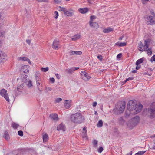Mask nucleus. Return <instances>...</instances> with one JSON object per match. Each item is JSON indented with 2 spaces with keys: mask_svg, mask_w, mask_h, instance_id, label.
<instances>
[{
  "mask_svg": "<svg viewBox=\"0 0 155 155\" xmlns=\"http://www.w3.org/2000/svg\"><path fill=\"white\" fill-rule=\"evenodd\" d=\"M18 134L19 135L21 136H23V132L21 130L19 131L18 132Z\"/></svg>",
  "mask_w": 155,
  "mask_h": 155,
  "instance_id": "37998d69",
  "label": "nucleus"
},
{
  "mask_svg": "<svg viewBox=\"0 0 155 155\" xmlns=\"http://www.w3.org/2000/svg\"><path fill=\"white\" fill-rule=\"evenodd\" d=\"M97 58L99 59L101 61H102V56L101 55H98L97 56Z\"/></svg>",
  "mask_w": 155,
  "mask_h": 155,
  "instance_id": "3c124183",
  "label": "nucleus"
},
{
  "mask_svg": "<svg viewBox=\"0 0 155 155\" xmlns=\"http://www.w3.org/2000/svg\"><path fill=\"white\" fill-rule=\"evenodd\" d=\"M52 48L55 49H58L60 48L59 41L58 40H55L52 45Z\"/></svg>",
  "mask_w": 155,
  "mask_h": 155,
  "instance_id": "1a4fd4ad",
  "label": "nucleus"
},
{
  "mask_svg": "<svg viewBox=\"0 0 155 155\" xmlns=\"http://www.w3.org/2000/svg\"><path fill=\"white\" fill-rule=\"evenodd\" d=\"M145 152V151H139L134 155H143Z\"/></svg>",
  "mask_w": 155,
  "mask_h": 155,
  "instance_id": "2f4dec72",
  "label": "nucleus"
},
{
  "mask_svg": "<svg viewBox=\"0 0 155 155\" xmlns=\"http://www.w3.org/2000/svg\"><path fill=\"white\" fill-rule=\"evenodd\" d=\"M5 34V32H2L0 34V36H2Z\"/></svg>",
  "mask_w": 155,
  "mask_h": 155,
  "instance_id": "e2e57ef3",
  "label": "nucleus"
},
{
  "mask_svg": "<svg viewBox=\"0 0 155 155\" xmlns=\"http://www.w3.org/2000/svg\"><path fill=\"white\" fill-rule=\"evenodd\" d=\"M147 114L151 119L155 117V102L153 103L150 107L146 109Z\"/></svg>",
  "mask_w": 155,
  "mask_h": 155,
  "instance_id": "20e7f679",
  "label": "nucleus"
},
{
  "mask_svg": "<svg viewBox=\"0 0 155 155\" xmlns=\"http://www.w3.org/2000/svg\"><path fill=\"white\" fill-rule=\"evenodd\" d=\"M62 0H54L55 3L56 4H58L61 2Z\"/></svg>",
  "mask_w": 155,
  "mask_h": 155,
  "instance_id": "8fccbe9b",
  "label": "nucleus"
},
{
  "mask_svg": "<svg viewBox=\"0 0 155 155\" xmlns=\"http://www.w3.org/2000/svg\"><path fill=\"white\" fill-rule=\"evenodd\" d=\"M147 53L149 55H151L152 54V51L151 49L150 48H149L147 49Z\"/></svg>",
  "mask_w": 155,
  "mask_h": 155,
  "instance_id": "4c0bfd02",
  "label": "nucleus"
},
{
  "mask_svg": "<svg viewBox=\"0 0 155 155\" xmlns=\"http://www.w3.org/2000/svg\"><path fill=\"white\" fill-rule=\"evenodd\" d=\"M27 85L29 87H31V86H32V81L31 80H29L28 81V83L27 84Z\"/></svg>",
  "mask_w": 155,
  "mask_h": 155,
  "instance_id": "58836bf2",
  "label": "nucleus"
},
{
  "mask_svg": "<svg viewBox=\"0 0 155 155\" xmlns=\"http://www.w3.org/2000/svg\"><path fill=\"white\" fill-rule=\"evenodd\" d=\"M125 107V103L124 102H121L115 106L114 109V113L117 114H120L124 111Z\"/></svg>",
  "mask_w": 155,
  "mask_h": 155,
  "instance_id": "7ed1b4c3",
  "label": "nucleus"
},
{
  "mask_svg": "<svg viewBox=\"0 0 155 155\" xmlns=\"http://www.w3.org/2000/svg\"><path fill=\"white\" fill-rule=\"evenodd\" d=\"M143 58H141L138 59L136 62V64L137 65H138L140 63H143Z\"/></svg>",
  "mask_w": 155,
  "mask_h": 155,
  "instance_id": "c756f323",
  "label": "nucleus"
},
{
  "mask_svg": "<svg viewBox=\"0 0 155 155\" xmlns=\"http://www.w3.org/2000/svg\"><path fill=\"white\" fill-rule=\"evenodd\" d=\"M151 14L153 16H155V14L153 11H151Z\"/></svg>",
  "mask_w": 155,
  "mask_h": 155,
  "instance_id": "680f3d73",
  "label": "nucleus"
},
{
  "mask_svg": "<svg viewBox=\"0 0 155 155\" xmlns=\"http://www.w3.org/2000/svg\"><path fill=\"white\" fill-rule=\"evenodd\" d=\"M142 3L143 4H145L148 1V0H142Z\"/></svg>",
  "mask_w": 155,
  "mask_h": 155,
  "instance_id": "13d9d810",
  "label": "nucleus"
},
{
  "mask_svg": "<svg viewBox=\"0 0 155 155\" xmlns=\"http://www.w3.org/2000/svg\"><path fill=\"white\" fill-rule=\"evenodd\" d=\"M50 117L51 119L57 121L58 120V115L56 114H51Z\"/></svg>",
  "mask_w": 155,
  "mask_h": 155,
  "instance_id": "412c9836",
  "label": "nucleus"
},
{
  "mask_svg": "<svg viewBox=\"0 0 155 155\" xmlns=\"http://www.w3.org/2000/svg\"><path fill=\"white\" fill-rule=\"evenodd\" d=\"M123 38V36H121V37H120L119 38V40H120H120H122V39Z\"/></svg>",
  "mask_w": 155,
  "mask_h": 155,
  "instance_id": "69168bd1",
  "label": "nucleus"
},
{
  "mask_svg": "<svg viewBox=\"0 0 155 155\" xmlns=\"http://www.w3.org/2000/svg\"><path fill=\"white\" fill-rule=\"evenodd\" d=\"M103 150V148L102 147H101L98 149V152H99L100 153H101L102 152Z\"/></svg>",
  "mask_w": 155,
  "mask_h": 155,
  "instance_id": "79ce46f5",
  "label": "nucleus"
},
{
  "mask_svg": "<svg viewBox=\"0 0 155 155\" xmlns=\"http://www.w3.org/2000/svg\"><path fill=\"white\" fill-rule=\"evenodd\" d=\"M150 42V40L149 39H147L144 41V45L140 41L139 43L138 50L141 51H147V48L149 47Z\"/></svg>",
  "mask_w": 155,
  "mask_h": 155,
  "instance_id": "39448f33",
  "label": "nucleus"
},
{
  "mask_svg": "<svg viewBox=\"0 0 155 155\" xmlns=\"http://www.w3.org/2000/svg\"><path fill=\"white\" fill-rule=\"evenodd\" d=\"M140 66H139L138 65L137 66V67L136 68V69L138 70L140 68Z\"/></svg>",
  "mask_w": 155,
  "mask_h": 155,
  "instance_id": "0e129e2a",
  "label": "nucleus"
},
{
  "mask_svg": "<svg viewBox=\"0 0 155 155\" xmlns=\"http://www.w3.org/2000/svg\"><path fill=\"white\" fill-rule=\"evenodd\" d=\"M113 31V28L110 27H109L106 29H104L103 31L104 33H108L111 32Z\"/></svg>",
  "mask_w": 155,
  "mask_h": 155,
  "instance_id": "4be33fe9",
  "label": "nucleus"
},
{
  "mask_svg": "<svg viewBox=\"0 0 155 155\" xmlns=\"http://www.w3.org/2000/svg\"><path fill=\"white\" fill-rule=\"evenodd\" d=\"M139 120L140 117L139 116H136L132 119V124L134 125H135L139 122Z\"/></svg>",
  "mask_w": 155,
  "mask_h": 155,
  "instance_id": "2eb2a0df",
  "label": "nucleus"
},
{
  "mask_svg": "<svg viewBox=\"0 0 155 155\" xmlns=\"http://www.w3.org/2000/svg\"><path fill=\"white\" fill-rule=\"evenodd\" d=\"M143 108L142 105L140 104H137L135 100H130L127 104V109L129 111H133L134 114L140 112Z\"/></svg>",
  "mask_w": 155,
  "mask_h": 155,
  "instance_id": "f257e3e1",
  "label": "nucleus"
},
{
  "mask_svg": "<svg viewBox=\"0 0 155 155\" xmlns=\"http://www.w3.org/2000/svg\"><path fill=\"white\" fill-rule=\"evenodd\" d=\"M49 68L48 67H47L46 68H41V70L44 72H46L48 71L49 70Z\"/></svg>",
  "mask_w": 155,
  "mask_h": 155,
  "instance_id": "f704fd0d",
  "label": "nucleus"
},
{
  "mask_svg": "<svg viewBox=\"0 0 155 155\" xmlns=\"http://www.w3.org/2000/svg\"><path fill=\"white\" fill-rule=\"evenodd\" d=\"M81 36L79 34H76L71 37V40L74 41L77 40L80 38Z\"/></svg>",
  "mask_w": 155,
  "mask_h": 155,
  "instance_id": "aec40b11",
  "label": "nucleus"
},
{
  "mask_svg": "<svg viewBox=\"0 0 155 155\" xmlns=\"http://www.w3.org/2000/svg\"><path fill=\"white\" fill-rule=\"evenodd\" d=\"M81 74L82 78L84 80L87 81L89 80L91 78L88 74L85 71H81Z\"/></svg>",
  "mask_w": 155,
  "mask_h": 155,
  "instance_id": "6e6552de",
  "label": "nucleus"
},
{
  "mask_svg": "<svg viewBox=\"0 0 155 155\" xmlns=\"http://www.w3.org/2000/svg\"><path fill=\"white\" fill-rule=\"evenodd\" d=\"M125 114H126V116L127 117L128 116H129L130 115V113H127V111H126L125 112Z\"/></svg>",
  "mask_w": 155,
  "mask_h": 155,
  "instance_id": "6e6d98bb",
  "label": "nucleus"
},
{
  "mask_svg": "<svg viewBox=\"0 0 155 155\" xmlns=\"http://www.w3.org/2000/svg\"><path fill=\"white\" fill-rule=\"evenodd\" d=\"M146 24L148 25H152L155 24V19L153 17L147 15L145 17Z\"/></svg>",
  "mask_w": 155,
  "mask_h": 155,
  "instance_id": "423d86ee",
  "label": "nucleus"
},
{
  "mask_svg": "<svg viewBox=\"0 0 155 155\" xmlns=\"http://www.w3.org/2000/svg\"><path fill=\"white\" fill-rule=\"evenodd\" d=\"M72 101L71 100H65L64 105L66 109L69 108L71 106Z\"/></svg>",
  "mask_w": 155,
  "mask_h": 155,
  "instance_id": "f8f14e48",
  "label": "nucleus"
},
{
  "mask_svg": "<svg viewBox=\"0 0 155 155\" xmlns=\"http://www.w3.org/2000/svg\"><path fill=\"white\" fill-rule=\"evenodd\" d=\"M69 54L71 55H74L75 54V51H71L69 52Z\"/></svg>",
  "mask_w": 155,
  "mask_h": 155,
  "instance_id": "49530a36",
  "label": "nucleus"
},
{
  "mask_svg": "<svg viewBox=\"0 0 155 155\" xmlns=\"http://www.w3.org/2000/svg\"><path fill=\"white\" fill-rule=\"evenodd\" d=\"M119 121L120 124H123L124 122L122 117H120L119 119Z\"/></svg>",
  "mask_w": 155,
  "mask_h": 155,
  "instance_id": "c9c22d12",
  "label": "nucleus"
},
{
  "mask_svg": "<svg viewBox=\"0 0 155 155\" xmlns=\"http://www.w3.org/2000/svg\"><path fill=\"white\" fill-rule=\"evenodd\" d=\"M82 53L81 51H75V54L76 55H81Z\"/></svg>",
  "mask_w": 155,
  "mask_h": 155,
  "instance_id": "a19ab883",
  "label": "nucleus"
},
{
  "mask_svg": "<svg viewBox=\"0 0 155 155\" xmlns=\"http://www.w3.org/2000/svg\"><path fill=\"white\" fill-rule=\"evenodd\" d=\"M97 103L96 102H94L92 104V106L94 107H95L97 105Z\"/></svg>",
  "mask_w": 155,
  "mask_h": 155,
  "instance_id": "5fc2aeb1",
  "label": "nucleus"
},
{
  "mask_svg": "<svg viewBox=\"0 0 155 155\" xmlns=\"http://www.w3.org/2000/svg\"><path fill=\"white\" fill-rule=\"evenodd\" d=\"M88 11V9L87 8H80L78 9L79 12L82 14H84L87 12Z\"/></svg>",
  "mask_w": 155,
  "mask_h": 155,
  "instance_id": "5701e85b",
  "label": "nucleus"
},
{
  "mask_svg": "<svg viewBox=\"0 0 155 155\" xmlns=\"http://www.w3.org/2000/svg\"><path fill=\"white\" fill-rule=\"evenodd\" d=\"M21 71L24 73H27L29 72V67L28 65H24L22 67Z\"/></svg>",
  "mask_w": 155,
  "mask_h": 155,
  "instance_id": "ddd939ff",
  "label": "nucleus"
},
{
  "mask_svg": "<svg viewBox=\"0 0 155 155\" xmlns=\"http://www.w3.org/2000/svg\"><path fill=\"white\" fill-rule=\"evenodd\" d=\"M53 17L55 19H57L59 16V13L57 11H55L53 14Z\"/></svg>",
  "mask_w": 155,
  "mask_h": 155,
  "instance_id": "a878e982",
  "label": "nucleus"
},
{
  "mask_svg": "<svg viewBox=\"0 0 155 155\" xmlns=\"http://www.w3.org/2000/svg\"><path fill=\"white\" fill-rule=\"evenodd\" d=\"M6 54L2 51H0V62H4L6 60Z\"/></svg>",
  "mask_w": 155,
  "mask_h": 155,
  "instance_id": "9d476101",
  "label": "nucleus"
},
{
  "mask_svg": "<svg viewBox=\"0 0 155 155\" xmlns=\"http://www.w3.org/2000/svg\"><path fill=\"white\" fill-rule=\"evenodd\" d=\"M89 25L91 27L95 29H97L99 27V26L97 23L94 22L93 21L91 22V21H89Z\"/></svg>",
  "mask_w": 155,
  "mask_h": 155,
  "instance_id": "dca6fc26",
  "label": "nucleus"
},
{
  "mask_svg": "<svg viewBox=\"0 0 155 155\" xmlns=\"http://www.w3.org/2000/svg\"><path fill=\"white\" fill-rule=\"evenodd\" d=\"M97 143L98 142L96 140H93L92 142V143L93 147L95 148H97Z\"/></svg>",
  "mask_w": 155,
  "mask_h": 155,
  "instance_id": "c85d7f7f",
  "label": "nucleus"
},
{
  "mask_svg": "<svg viewBox=\"0 0 155 155\" xmlns=\"http://www.w3.org/2000/svg\"><path fill=\"white\" fill-rule=\"evenodd\" d=\"M122 54L121 53H120L117 56V58L120 59V58L122 57Z\"/></svg>",
  "mask_w": 155,
  "mask_h": 155,
  "instance_id": "a18cd8bd",
  "label": "nucleus"
},
{
  "mask_svg": "<svg viewBox=\"0 0 155 155\" xmlns=\"http://www.w3.org/2000/svg\"><path fill=\"white\" fill-rule=\"evenodd\" d=\"M57 129L58 130H61L64 131L65 130L66 127L62 124H61L58 126Z\"/></svg>",
  "mask_w": 155,
  "mask_h": 155,
  "instance_id": "6ab92c4d",
  "label": "nucleus"
},
{
  "mask_svg": "<svg viewBox=\"0 0 155 155\" xmlns=\"http://www.w3.org/2000/svg\"><path fill=\"white\" fill-rule=\"evenodd\" d=\"M17 60L18 61H28L31 65V63L30 60L26 57H18L17 58Z\"/></svg>",
  "mask_w": 155,
  "mask_h": 155,
  "instance_id": "4468645a",
  "label": "nucleus"
},
{
  "mask_svg": "<svg viewBox=\"0 0 155 155\" xmlns=\"http://www.w3.org/2000/svg\"><path fill=\"white\" fill-rule=\"evenodd\" d=\"M74 13L73 10L70 9L68 10H67L66 9L65 11L64 12V15L67 16L71 17Z\"/></svg>",
  "mask_w": 155,
  "mask_h": 155,
  "instance_id": "9b49d317",
  "label": "nucleus"
},
{
  "mask_svg": "<svg viewBox=\"0 0 155 155\" xmlns=\"http://www.w3.org/2000/svg\"><path fill=\"white\" fill-rule=\"evenodd\" d=\"M150 61L151 62L155 61V55H154L151 58Z\"/></svg>",
  "mask_w": 155,
  "mask_h": 155,
  "instance_id": "c03bdc74",
  "label": "nucleus"
},
{
  "mask_svg": "<svg viewBox=\"0 0 155 155\" xmlns=\"http://www.w3.org/2000/svg\"><path fill=\"white\" fill-rule=\"evenodd\" d=\"M40 73L38 71H36L35 74V77L36 78L38 77Z\"/></svg>",
  "mask_w": 155,
  "mask_h": 155,
  "instance_id": "de8ad7c7",
  "label": "nucleus"
},
{
  "mask_svg": "<svg viewBox=\"0 0 155 155\" xmlns=\"http://www.w3.org/2000/svg\"><path fill=\"white\" fill-rule=\"evenodd\" d=\"M50 81L52 83H53L55 81V79H54L53 78H50Z\"/></svg>",
  "mask_w": 155,
  "mask_h": 155,
  "instance_id": "603ef678",
  "label": "nucleus"
},
{
  "mask_svg": "<svg viewBox=\"0 0 155 155\" xmlns=\"http://www.w3.org/2000/svg\"><path fill=\"white\" fill-rule=\"evenodd\" d=\"M23 85L21 84V85H18L17 87V90L18 92H21L23 88Z\"/></svg>",
  "mask_w": 155,
  "mask_h": 155,
  "instance_id": "cd10ccee",
  "label": "nucleus"
},
{
  "mask_svg": "<svg viewBox=\"0 0 155 155\" xmlns=\"http://www.w3.org/2000/svg\"><path fill=\"white\" fill-rule=\"evenodd\" d=\"M103 126V122L101 120L99 121L97 124V127H101Z\"/></svg>",
  "mask_w": 155,
  "mask_h": 155,
  "instance_id": "473e14b6",
  "label": "nucleus"
},
{
  "mask_svg": "<svg viewBox=\"0 0 155 155\" xmlns=\"http://www.w3.org/2000/svg\"><path fill=\"white\" fill-rule=\"evenodd\" d=\"M127 43L126 42H117L115 44V45H117L119 47H123L126 46Z\"/></svg>",
  "mask_w": 155,
  "mask_h": 155,
  "instance_id": "b1692460",
  "label": "nucleus"
},
{
  "mask_svg": "<svg viewBox=\"0 0 155 155\" xmlns=\"http://www.w3.org/2000/svg\"><path fill=\"white\" fill-rule=\"evenodd\" d=\"M70 120L73 123L80 124L84 122L85 117L81 112H78L72 114L71 116Z\"/></svg>",
  "mask_w": 155,
  "mask_h": 155,
  "instance_id": "f03ea898",
  "label": "nucleus"
},
{
  "mask_svg": "<svg viewBox=\"0 0 155 155\" xmlns=\"http://www.w3.org/2000/svg\"><path fill=\"white\" fill-rule=\"evenodd\" d=\"M155 137V134H154L153 135H152V136H151V138H154Z\"/></svg>",
  "mask_w": 155,
  "mask_h": 155,
  "instance_id": "774afa93",
  "label": "nucleus"
},
{
  "mask_svg": "<svg viewBox=\"0 0 155 155\" xmlns=\"http://www.w3.org/2000/svg\"><path fill=\"white\" fill-rule=\"evenodd\" d=\"M43 142H45L48 140V136L47 134H45L43 135Z\"/></svg>",
  "mask_w": 155,
  "mask_h": 155,
  "instance_id": "393cba45",
  "label": "nucleus"
},
{
  "mask_svg": "<svg viewBox=\"0 0 155 155\" xmlns=\"http://www.w3.org/2000/svg\"><path fill=\"white\" fill-rule=\"evenodd\" d=\"M28 76H25L24 77V78L25 79V80H27L28 79Z\"/></svg>",
  "mask_w": 155,
  "mask_h": 155,
  "instance_id": "338daca9",
  "label": "nucleus"
},
{
  "mask_svg": "<svg viewBox=\"0 0 155 155\" xmlns=\"http://www.w3.org/2000/svg\"><path fill=\"white\" fill-rule=\"evenodd\" d=\"M7 90L5 89H2L0 91V94L7 101L9 102L10 99L8 97V94L7 93Z\"/></svg>",
  "mask_w": 155,
  "mask_h": 155,
  "instance_id": "0eeeda50",
  "label": "nucleus"
},
{
  "mask_svg": "<svg viewBox=\"0 0 155 155\" xmlns=\"http://www.w3.org/2000/svg\"><path fill=\"white\" fill-rule=\"evenodd\" d=\"M4 137L6 140H8L9 139V136L8 132L5 131L4 134Z\"/></svg>",
  "mask_w": 155,
  "mask_h": 155,
  "instance_id": "bb28decb",
  "label": "nucleus"
},
{
  "mask_svg": "<svg viewBox=\"0 0 155 155\" xmlns=\"http://www.w3.org/2000/svg\"><path fill=\"white\" fill-rule=\"evenodd\" d=\"M38 2H48L49 0H35Z\"/></svg>",
  "mask_w": 155,
  "mask_h": 155,
  "instance_id": "e433bc0d",
  "label": "nucleus"
},
{
  "mask_svg": "<svg viewBox=\"0 0 155 155\" xmlns=\"http://www.w3.org/2000/svg\"><path fill=\"white\" fill-rule=\"evenodd\" d=\"M96 17L94 15L91 16H90V21H91V22L93 21V20L95 19Z\"/></svg>",
  "mask_w": 155,
  "mask_h": 155,
  "instance_id": "ea45409f",
  "label": "nucleus"
},
{
  "mask_svg": "<svg viewBox=\"0 0 155 155\" xmlns=\"http://www.w3.org/2000/svg\"><path fill=\"white\" fill-rule=\"evenodd\" d=\"M62 100V99L61 98H58L55 100V102L56 103H58L61 101Z\"/></svg>",
  "mask_w": 155,
  "mask_h": 155,
  "instance_id": "09e8293b",
  "label": "nucleus"
},
{
  "mask_svg": "<svg viewBox=\"0 0 155 155\" xmlns=\"http://www.w3.org/2000/svg\"><path fill=\"white\" fill-rule=\"evenodd\" d=\"M79 67H73L70 69H66L65 71L68 73L71 74L72 72H73L74 71L79 69Z\"/></svg>",
  "mask_w": 155,
  "mask_h": 155,
  "instance_id": "f3484780",
  "label": "nucleus"
},
{
  "mask_svg": "<svg viewBox=\"0 0 155 155\" xmlns=\"http://www.w3.org/2000/svg\"><path fill=\"white\" fill-rule=\"evenodd\" d=\"M58 9L59 10V11H63L64 12L66 9L65 8L61 6H59L58 7Z\"/></svg>",
  "mask_w": 155,
  "mask_h": 155,
  "instance_id": "72a5a7b5",
  "label": "nucleus"
},
{
  "mask_svg": "<svg viewBox=\"0 0 155 155\" xmlns=\"http://www.w3.org/2000/svg\"><path fill=\"white\" fill-rule=\"evenodd\" d=\"M55 75L59 79L60 78V76L58 75V74H55Z\"/></svg>",
  "mask_w": 155,
  "mask_h": 155,
  "instance_id": "052dcab7",
  "label": "nucleus"
},
{
  "mask_svg": "<svg viewBox=\"0 0 155 155\" xmlns=\"http://www.w3.org/2000/svg\"><path fill=\"white\" fill-rule=\"evenodd\" d=\"M87 132L86 128V127H84L81 134V136L83 138H85L86 139L88 138Z\"/></svg>",
  "mask_w": 155,
  "mask_h": 155,
  "instance_id": "a211bd4d",
  "label": "nucleus"
},
{
  "mask_svg": "<svg viewBox=\"0 0 155 155\" xmlns=\"http://www.w3.org/2000/svg\"><path fill=\"white\" fill-rule=\"evenodd\" d=\"M133 79V78L132 77H130L128 78L127 79H126V81H128L129 80H132Z\"/></svg>",
  "mask_w": 155,
  "mask_h": 155,
  "instance_id": "864d4df0",
  "label": "nucleus"
},
{
  "mask_svg": "<svg viewBox=\"0 0 155 155\" xmlns=\"http://www.w3.org/2000/svg\"><path fill=\"white\" fill-rule=\"evenodd\" d=\"M11 126L14 129H16L19 126V125L16 123H14L12 124Z\"/></svg>",
  "mask_w": 155,
  "mask_h": 155,
  "instance_id": "7c9ffc66",
  "label": "nucleus"
},
{
  "mask_svg": "<svg viewBox=\"0 0 155 155\" xmlns=\"http://www.w3.org/2000/svg\"><path fill=\"white\" fill-rule=\"evenodd\" d=\"M36 84H37V86L38 87V88H39V86H40V82H36Z\"/></svg>",
  "mask_w": 155,
  "mask_h": 155,
  "instance_id": "4d7b16f0",
  "label": "nucleus"
},
{
  "mask_svg": "<svg viewBox=\"0 0 155 155\" xmlns=\"http://www.w3.org/2000/svg\"><path fill=\"white\" fill-rule=\"evenodd\" d=\"M36 82H38L40 81V78L39 77L36 78Z\"/></svg>",
  "mask_w": 155,
  "mask_h": 155,
  "instance_id": "bf43d9fd",
  "label": "nucleus"
}]
</instances>
